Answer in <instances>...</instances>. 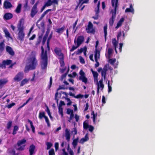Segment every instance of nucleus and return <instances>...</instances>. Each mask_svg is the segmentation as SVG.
I'll list each match as a JSON object with an SVG mask.
<instances>
[{
	"mask_svg": "<svg viewBox=\"0 0 155 155\" xmlns=\"http://www.w3.org/2000/svg\"><path fill=\"white\" fill-rule=\"evenodd\" d=\"M78 137L77 138L74 139L72 143V144L73 145L74 148H75L77 144L78 143Z\"/></svg>",
	"mask_w": 155,
	"mask_h": 155,
	"instance_id": "nucleus-27",
	"label": "nucleus"
},
{
	"mask_svg": "<svg viewBox=\"0 0 155 155\" xmlns=\"http://www.w3.org/2000/svg\"><path fill=\"white\" fill-rule=\"evenodd\" d=\"M28 81V80H27L26 79H25L24 80H23L21 83L20 84V86H22L24 85H25V84L27 83V82Z\"/></svg>",
	"mask_w": 155,
	"mask_h": 155,
	"instance_id": "nucleus-36",
	"label": "nucleus"
},
{
	"mask_svg": "<svg viewBox=\"0 0 155 155\" xmlns=\"http://www.w3.org/2000/svg\"><path fill=\"white\" fill-rule=\"evenodd\" d=\"M52 82V77H51L50 79V83L49 84L48 86V87L49 88H50L51 86V84Z\"/></svg>",
	"mask_w": 155,
	"mask_h": 155,
	"instance_id": "nucleus-55",
	"label": "nucleus"
},
{
	"mask_svg": "<svg viewBox=\"0 0 155 155\" xmlns=\"http://www.w3.org/2000/svg\"><path fill=\"white\" fill-rule=\"evenodd\" d=\"M46 145L47 146V149L48 150L50 149L51 147L52 146V144L50 142H47L46 144Z\"/></svg>",
	"mask_w": 155,
	"mask_h": 155,
	"instance_id": "nucleus-50",
	"label": "nucleus"
},
{
	"mask_svg": "<svg viewBox=\"0 0 155 155\" xmlns=\"http://www.w3.org/2000/svg\"><path fill=\"white\" fill-rule=\"evenodd\" d=\"M46 116L45 115V113L44 112H40L39 114L38 117L40 119H41L42 118L46 117Z\"/></svg>",
	"mask_w": 155,
	"mask_h": 155,
	"instance_id": "nucleus-32",
	"label": "nucleus"
},
{
	"mask_svg": "<svg viewBox=\"0 0 155 155\" xmlns=\"http://www.w3.org/2000/svg\"><path fill=\"white\" fill-rule=\"evenodd\" d=\"M11 27L17 35V39L21 41H23L25 35L24 31L25 28L24 26V19H21L19 21L17 25V29H15V27L12 25H11Z\"/></svg>",
	"mask_w": 155,
	"mask_h": 155,
	"instance_id": "nucleus-1",
	"label": "nucleus"
},
{
	"mask_svg": "<svg viewBox=\"0 0 155 155\" xmlns=\"http://www.w3.org/2000/svg\"><path fill=\"white\" fill-rule=\"evenodd\" d=\"M125 12H130L133 14L134 13V10L133 8V6L131 4L130 5V7L129 8H127L125 11Z\"/></svg>",
	"mask_w": 155,
	"mask_h": 155,
	"instance_id": "nucleus-21",
	"label": "nucleus"
},
{
	"mask_svg": "<svg viewBox=\"0 0 155 155\" xmlns=\"http://www.w3.org/2000/svg\"><path fill=\"white\" fill-rule=\"evenodd\" d=\"M124 19L123 18H121L117 23V25L115 27V28L117 29L119 27H120L122 25V23L124 22Z\"/></svg>",
	"mask_w": 155,
	"mask_h": 155,
	"instance_id": "nucleus-23",
	"label": "nucleus"
},
{
	"mask_svg": "<svg viewBox=\"0 0 155 155\" xmlns=\"http://www.w3.org/2000/svg\"><path fill=\"white\" fill-rule=\"evenodd\" d=\"M89 140V137L88 136V134H86L84 137L81 138L79 141L80 143L83 144L84 142H85Z\"/></svg>",
	"mask_w": 155,
	"mask_h": 155,
	"instance_id": "nucleus-16",
	"label": "nucleus"
},
{
	"mask_svg": "<svg viewBox=\"0 0 155 155\" xmlns=\"http://www.w3.org/2000/svg\"><path fill=\"white\" fill-rule=\"evenodd\" d=\"M12 125V122L10 121H9L7 124V128L8 129H9L10 128Z\"/></svg>",
	"mask_w": 155,
	"mask_h": 155,
	"instance_id": "nucleus-52",
	"label": "nucleus"
},
{
	"mask_svg": "<svg viewBox=\"0 0 155 155\" xmlns=\"http://www.w3.org/2000/svg\"><path fill=\"white\" fill-rule=\"evenodd\" d=\"M83 41L84 37L82 36H80L78 37L77 42L75 40H74V43L75 44L76 43H77V44L78 45V46H79Z\"/></svg>",
	"mask_w": 155,
	"mask_h": 155,
	"instance_id": "nucleus-11",
	"label": "nucleus"
},
{
	"mask_svg": "<svg viewBox=\"0 0 155 155\" xmlns=\"http://www.w3.org/2000/svg\"><path fill=\"white\" fill-rule=\"evenodd\" d=\"M4 63H5V65H9L10 64L12 63V60H4Z\"/></svg>",
	"mask_w": 155,
	"mask_h": 155,
	"instance_id": "nucleus-40",
	"label": "nucleus"
},
{
	"mask_svg": "<svg viewBox=\"0 0 155 155\" xmlns=\"http://www.w3.org/2000/svg\"><path fill=\"white\" fill-rule=\"evenodd\" d=\"M112 43L115 48H116L118 44V42H117L115 38H114L112 40Z\"/></svg>",
	"mask_w": 155,
	"mask_h": 155,
	"instance_id": "nucleus-33",
	"label": "nucleus"
},
{
	"mask_svg": "<svg viewBox=\"0 0 155 155\" xmlns=\"http://www.w3.org/2000/svg\"><path fill=\"white\" fill-rule=\"evenodd\" d=\"M79 74L80 75L79 77V80L86 84L87 81V79L85 77L84 72L82 70H81L79 72Z\"/></svg>",
	"mask_w": 155,
	"mask_h": 155,
	"instance_id": "nucleus-7",
	"label": "nucleus"
},
{
	"mask_svg": "<svg viewBox=\"0 0 155 155\" xmlns=\"http://www.w3.org/2000/svg\"><path fill=\"white\" fill-rule=\"evenodd\" d=\"M107 70V65H106L104 66L101 71V75L102 76L104 77V79H105L106 75Z\"/></svg>",
	"mask_w": 155,
	"mask_h": 155,
	"instance_id": "nucleus-13",
	"label": "nucleus"
},
{
	"mask_svg": "<svg viewBox=\"0 0 155 155\" xmlns=\"http://www.w3.org/2000/svg\"><path fill=\"white\" fill-rule=\"evenodd\" d=\"M118 1V0H111L112 5L114 9V10L113 9L111 11V13H112V15L111 18L110 19L109 24L111 26H112L113 24L114 19L116 17L117 8V7Z\"/></svg>",
	"mask_w": 155,
	"mask_h": 155,
	"instance_id": "nucleus-4",
	"label": "nucleus"
},
{
	"mask_svg": "<svg viewBox=\"0 0 155 155\" xmlns=\"http://www.w3.org/2000/svg\"><path fill=\"white\" fill-rule=\"evenodd\" d=\"M107 25H105L104 27V37L105 39H106V37L107 35Z\"/></svg>",
	"mask_w": 155,
	"mask_h": 155,
	"instance_id": "nucleus-37",
	"label": "nucleus"
},
{
	"mask_svg": "<svg viewBox=\"0 0 155 155\" xmlns=\"http://www.w3.org/2000/svg\"><path fill=\"white\" fill-rule=\"evenodd\" d=\"M89 126L88 124L87 123H86L85 122H84L83 127L84 129H87L88 128Z\"/></svg>",
	"mask_w": 155,
	"mask_h": 155,
	"instance_id": "nucleus-46",
	"label": "nucleus"
},
{
	"mask_svg": "<svg viewBox=\"0 0 155 155\" xmlns=\"http://www.w3.org/2000/svg\"><path fill=\"white\" fill-rule=\"evenodd\" d=\"M41 65L43 70H45L47 68L48 64V57L47 51H44L43 46L41 47Z\"/></svg>",
	"mask_w": 155,
	"mask_h": 155,
	"instance_id": "nucleus-3",
	"label": "nucleus"
},
{
	"mask_svg": "<svg viewBox=\"0 0 155 155\" xmlns=\"http://www.w3.org/2000/svg\"><path fill=\"white\" fill-rule=\"evenodd\" d=\"M0 68H5V63H4V61H3L2 64H0Z\"/></svg>",
	"mask_w": 155,
	"mask_h": 155,
	"instance_id": "nucleus-58",
	"label": "nucleus"
},
{
	"mask_svg": "<svg viewBox=\"0 0 155 155\" xmlns=\"http://www.w3.org/2000/svg\"><path fill=\"white\" fill-rule=\"evenodd\" d=\"M108 92L109 93L111 91H112V87L111 86H110V82L109 81H108Z\"/></svg>",
	"mask_w": 155,
	"mask_h": 155,
	"instance_id": "nucleus-53",
	"label": "nucleus"
},
{
	"mask_svg": "<svg viewBox=\"0 0 155 155\" xmlns=\"http://www.w3.org/2000/svg\"><path fill=\"white\" fill-rule=\"evenodd\" d=\"M5 44L3 42L0 43V55L4 49Z\"/></svg>",
	"mask_w": 155,
	"mask_h": 155,
	"instance_id": "nucleus-24",
	"label": "nucleus"
},
{
	"mask_svg": "<svg viewBox=\"0 0 155 155\" xmlns=\"http://www.w3.org/2000/svg\"><path fill=\"white\" fill-rule=\"evenodd\" d=\"M58 112L59 114L61 115V117H62L63 115V109L62 107H58Z\"/></svg>",
	"mask_w": 155,
	"mask_h": 155,
	"instance_id": "nucleus-35",
	"label": "nucleus"
},
{
	"mask_svg": "<svg viewBox=\"0 0 155 155\" xmlns=\"http://www.w3.org/2000/svg\"><path fill=\"white\" fill-rule=\"evenodd\" d=\"M12 17L13 15L12 14L10 13H7L5 14L4 16V18L6 20H9L12 18Z\"/></svg>",
	"mask_w": 155,
	"mask_h": 155,
	"instance_id": "nucleus-17",
	"label": "nucleus"
},
{
	"mask_svg": "<svg viewBox=\"0 0 155 155\" xmlns=\"http://www.w3.org/2000/svg\"><path fill=\"white\" fill-rule=\"evenodd\" d=\"M52 32H51V34H50V35L48 38V40H47V47L48 48V50H49L50 49V48H49V45H48V43H49V41L50 39L52 38Z\"/></svg>",
	"mask_w": 155,
	"mask_h": 155,
	"instance_id": "nucleus-42",
	"label": "nucleus"
},
{
	"mask_svg": "<svg viewBox=\"0 0 155 155\" xmlns=\"http://www.w3.org/2000/svg\"><path fill=\"white\" fill-rule=\"evenodd\" d=\"M4 31L7 37H10V34L7 29H4Z\"/></svg>",
	"mask_w": 155,
	"mask_h": 155,
	"instance_id": "nucleus-45",
	"label": "nucleus"
},
{
	"mask_svg": "<svg viewBox=\"0 0 155 155\" xmlns=\"http://www.w3.org/2000/svg\"><path fill=\"white\" fill-rule=\"evenodd\" d=\"M48 34L47 33V32L45 34V36H44L43 39V43H45V42L48 36Z\"/></svg>",
	"mask_w": 155,
	"mask_h": 155,
	"instance_id": "nucleus-47",
	"label": "nucleus"
},
{
	"mask_svg": "<svg viewBox=\"0 0 155 155\" xmlns=\"http://www.w3.org/2000/svg\"><path fill=\"white\" fill-rule=\"evenodd\" d=\"M54 51L58 56V58L61 60L62 62L63 63V60H64V55L61 52L60 49L58 48H56L54 49Z\"/></svg>",
	"mask_w": 155,
	"mask_h": 155,
	"instance_id": "nucleus-8",
	"label": "nucleus"
},
{
	"mask_svg": "<svg viewBox=\"0 0 155 155\" xmlns=\"http://www.w3.org/2000/svg\"><path fill=\"white\" fill-rule=\"evenodd\" d=\"M72 112H73V110H71L70 109H68L67 110V113L68 114H71Z\"/></svg>",
	"mask_w": 155,
	"mask_h": 155,
	"instance_id": "nucleus-63",
	"label": "nucleus"
},
{
	"mask_svg": "<svg viewBox=\"0 0 155 155\" xmlns=\"http://www.w3.org/2000/svg\"><path fill=\"white\" fill-rule=\"evenodd\" d=\"M38 4V2H37L33 7L31 13V16L33 18L38 12L37 5Z\"/></svg>",
	"mask_w": 155,
	"mask_h": 155,
	"instance_id": "nucleus-9",
	"label": "nucleus"
},
{
	"mask_svg": "<svg viewBox=\"0 0 155 155\" xmlns=\"http://www.w3.org/2000/svg\"><path fill=\"white\" fill-rule=\"evenodd\" d=\"M109 62L112 65H114V63L116 62V60L115 58L109 59Z\"/></svg>",
	"mask_w": 155,
	"mask_h": 155,
	"instance_id": "nucleus-38",
	"label": "nucleus"
},
{
	"mask_svg": "<svg viewBox=\"0 0 155 155\" xmlns=\"http://www.w3.org/2000/svg\"><path fill=\"white\" fill-rule=\"evenodd\" d=\"M65 137L66 139L68 140H69L71 137V134L70 133V130L67 128L65 130Z\"/></svg>",
	"mask_w": 155,
	"mask_h": 155,
	"instance_id": "nucleus-12",
	"label": "nucleus"
},
{
	"mask_svg": "<svg viewBox=\"0 0 155 155\" xmlns=\"http://www.w3.org/2000/svg\"><path fill=\"white\" fill-rule=\"evenodd\" d=\"M6 51L11 55H13L14 52L11 47L7 46L6 48Z\"/></svg>",
	"mask_w": 155,
	"mask_h": 155,
	"instance_id": "nucleus-15",
	"label": "nucleus"
},
{
	"mask_svg": "<svg viewBox=\"0 0 155 155\" xmlns=\"http://www.w3.org/2000/svg\"><path fill=\"white\" fill-rule=\"evenodd\" d=\"M84 96L83 95L79 94L77 95L76 96H74V97L77 98H82Z\"/></svg>",
	"mask_w": 155,
	"mask_h": 155,
	"instance_id": "nucleus-60",
	"label": "nucleus"
},
{
	"mask_svg": "<svg viewBox=\"0 0 155 155\" xmlns=\"http://www.w3.org/2000/svg\"><path fill=\"white\" fill-rule=\"evenodd\" d=\"M45 4L47 6L51 5L52 4L51 0H48Z\"/></svg>",
	"mask_w": 155,
	"mask_h": 155,
	"instance_id": "nucleus-48",
	"label": "nucleus"
},
{
	"mask_svg": "<svg viewBox=\"0 0 155 155\" xmlns=\"http://www.w3.org/2000/svg\"><path fill=\"white\" fill-rule=\"evenodd\" d=\"M45 121H46V122L47 123V124H48V126H49L50 125V124L49 120L48 117L47 116H46V117H45Z\"/></svg>",
	"mask_w": 155,
	"mask_h": 155,
	"instance_id": "nucleus-56",
	"label": "nucleus"
},
{
	"mask_svg": "<svg viewBox=\"0 0 155 155\" xmlns=\"http://www.w3.org/2000/svg\"><path fill=\"white\" fill-rule=\"evenodd\" d=\"M8 81V80L6 79L0 80V89L2 88Z\"/></svg>",
	"mask_w": 155,
	"mask_h": 155,
	"instance_id": "nucleus-20",
	"label": "nucleus"
},
{
	"mask_svg": "<svg viewBox=\"0 0 155 155\" xmlns=\"http://www.w3.org/2000/svg\"><path fill=\"white\" fill-rule=\"evenodd\" d=\"M15 105V104L14 103H12V104L8 105L7 107L8 108H10Z\"/></svg>",
	"mask_w": 155,
	"mask_h": 155,
	"instance_id": "nucleus-59",
	"label": "nucleus"
},
{
	"mask_svg": "<svg viewBox=\"0 0 155 155\" xmlns=\"http://www.w3.org/2000/svg\"><path fill=\"white\" fill-rule=\"evenodd\" d=\"M28 122L30 123V124L31 128L32 129V132L33 133H34L35 132V127L33 126L32 122V121H31L29 120H28Z\"/></svg>",
	"mask_w": 155,
	"mask_h": 155,
	"instance_id": "nucleus-43",
	"label": "nucleus"
},
{
	"mask_svg": "<svg viewBox=\"0 0 155 155\" xmlns=\"http://www.w3.org/2000/svg\"><path fill=\"white\" fill-rule=\"evenodd\" d=\"M36 53L35 51L31 52L30 58L28 60L25 71L27 72L29 70H32L35 68L37 64V61L35 56Z\"/></svg>",
	"mask_w": 155,
	"mask_h": 155,
	"instance_id": "nucleus-2",
	"label": "nucleus"
},
{
	"mask_svg": "<svg viewBox=\"0 0 155 155\" xmlns=\"http://www.w3.org/2000/svg\"><path fill=\"white\" fill-rule=\"evenodd\" d=\"M91 71L93 74L94 78H97L98 76V74L97 72L94 71L92 69H91Z\"/></svg>",
	"mask_w": 155,
	"mask_h": 155,
	"instance_id": "nucleus-41",
	"label": "nucleus"
},
{
	"mask_svg": "<svg viewBox=\"0 0 155 155\" xmlns=\"http://www.w3.org/2000/svg\"><path fill=\"white\" fill-rule=\"evenodd\" d=\"M67 150L70 155H74V152L71 149H70L69 144L68 145Z\"/></svg>",
	"mask_w": 155,
	"mask_h": 155,
	"instance_id": "nucleus-34",
	"label": "nucleus"
},
{
	"mask_svg": "<svg viewBox=\"0 0 155 155\" xmlns=\"http://www.w3.org/2000/svg\"><path fill=\"white\" fill-rule=\"evenodd\" d=\"M99 87H100L101 90H102L104 88V84L103 83V80L102 79L99 81Z\"/></svg>",
	"mask_w": 155,
	"mask_h": 155,
	"instance_id": "nucleus-30",
	"label": "nucleus"
},
{
	"mask_svg": "<svg viewBox=\"0 0 155 155\" xmlns=\"http://www.w3.org/2000/svg\"><path fill=\"white\" fill-rule=\"evenodd\" d=\"M98 13L99 12H95V16H93L92 18L95 20L97 19L98 18Z\"/></svg>",
	"mask_w": 155,
	"mask_h": 155,
	"instance_id": "nucleus-51",
	"label": "nucleus"
},
{
	"mask_svg": "<svg viewBox=\"0 0 155 155\" xmlns=\"http://www.w3.org/2000/svg\"><path fill=\"white\" fill-rule=\"evenodd\" d=\"M21 5L20 4H18V5L16 9H15V12L17 13H20L21 11Z\"/></svg>",
	"mask_w": 155,
	"mask_h": 155,
	"instance_id": "nucleus-29",
	"label": "nucleus"
},
{
	"mask_svg": "<svg viewBox=\"0 0 155 155\" xmlns=\"http://www.w3.org/2000/svg\"><path fill=\"white\" fill-rule=\"evenodd\" d=\"M49 155H55V153L53 149H51L49 151Z\"/></svg>",
	"mask_w": 155,
	"mask_h": 155,
	"instance_id": "nucleus-49",
	"label": "nucleus"
},
{
	"mask_svg": "<svg viewBox=\"0 0 155 155\" xmlns=\"http://www.w3.org/2000/svg\"><path fill=\"white\" fill-rule=\"evenodd\" d=\"M35 146L33 144L30 146L29 149L30 155H32L35 153Z\"/></svg>",
	"mask_w": 155,
	"mask_h": 155,
	"instance_id": "nucleus-14",
	"label": "nucleus"
},
{
	"mask_svg": "<svg viewBox=\"0 0 155 155\" xmlns=\"http://www.w3.org/2000/svg\"><path fill=\"white\" fill-rule=\"evenodd\" d=\"M4 6L6 9L8 8L12 7L11 3L7 1H6L4 2Z\"/></svg>",
	"mask_w": 155,
	"mask_h": 155,
	"instance_id": "nucleus-19",
	"label": "nucleus"
},
{
	"mask_svg": "<svg viewBox=\"0 0 155 155\" xmlns=\"http://www.w3.org/2000/svg\"><path fill=\"white\" fill-rule=\"evenodd\" d=\"M88 128L89 131L91 132H92L94 129V127L91 125L89 126Z\"/></svg>",
	"mask_w": 155,
	"mask_h": 155,
	"instance_id": "nucleus-64",
	"label": "nucleus"
},
{
	"mask_svg": "<svg viewBox=\"0 0 155 155\" xmlns=\"http://www.w3.org/2000/svg\"><path fill=\"white\" fill-rule=\"evenodd\" d=\"M24 76V74L23 72H19L15 75L13 78V80L15 81H20L23 79Z\"/></svg>",
	"mask_w": 155,
	"mask_h": 155,
	"instance_id": "nucleus-6",
	"label": "nucleus"
},
{
	"mask_svg": "<svg viewBox=\"0 0 155 155\" xmlns=\"http://www.w3.org/2000/svg\"><path fill=\"white\" fill-rule=\"evenodd\" d=\"M18 127L17 126H14L13 129V131L12 133V134L13 135H15L17 133V131H18Z\"/></svg>",
	"mask_w": 155,
	"mask_h": 155,
	"instance_id": "nucleus-44",
	"label": "nucleus"
},
{
	"mask_svg": "<svg viewBox=\"0 0 155 155\" xmlns=\"http://www.w3.org/2000/svg\"><path fill=\"white\" fill-rule=\"evenodd\" d=\"M79 59H80V61L81 63L83 64L84 63L85 61H84V60L82 57L80 56L79 57Z\"/></svg>",
	"mask_w": 155,
	"mask_h": 155,
	"instance_id": "nucleus-61",
	"label": "nucleus"
},
{
	"mask_svg": "<svg viewBox=\"0 0 155 155\" xmlns=\"http://www.w3.org/2000/svg\"><path fill=\"white\" fill-rule=\"evenodd\" d=\"M77 131L76 129L75 128L74 129V130L72 131V133L74 135L77 134Z\"/></svg>",
	"mask_w": 155,
	"mask_h": 155,
	"instance_id": "nucleus-62",
	"label": "nucleus"
},
{
	"mask_svg": "<svg viewBox=\"0 0 155 155\" xmlns=\"http://www.w3.org/2000/svg\"><path fill=\"white\" fill-rule=\"evenodd\" d=\"M100 5V1L98 2L97 4V8L95 9V12H99V9Z\"/></svg>",
	"mask_w": 155,
	"mask_h": 155,
	"instance_id": "nucleus-54",
	"label": "nucleus"
},
{
	"mask_svg": "<svg viewBox=\"0 0 155 155\" xmlns=\"http://www.w3.org/2000/svg\"><path fill=\"white\" fill-rule=\"evenodd\" d=\"M94 81L96 83V84L97 85V94H99V82H98L97 78H94Z\"/></svg>",
	"mask_w": 155,
	"mask_h": 155,
	"instance_id": "nucleus-25",
	"label": "nucleus"
},
{
	"mask_svg": "<svg viewBox=\"0 0 155 155\" xmlns=\"http://www.w3.org/2000/svg\"><path fill=\"white\" fill-rule=\"evenodd\" d=\"M89 0H79V3L78 5H80L81 6L84 3H88Z\"/></svg>",
	"mask_w": 155,
	"mask_h": 155,
	"instance_id": "nucleus-28",
	"label": "nucleus"
},
{
	"mask_svg": "<svg viewBox=\"0 0 155 155\" xmlns=\"http://www.w3.org/2000/svg\"><path fill=\"white\" fill-rule=\"evenodd\" d=\"M26 142V140L23 139L18 141L16 146V149L19 151L23 150L25 148V145H24Z\"/></svg>",
	"mask_w": 155,
	"mask_h": 155,
	"instance_id": "nucleus-5",
	"label": "nucleus"
},
{
	"mask_svg": "<svg viewBox=\"0 0 155 155\" xmlns=\"http://www.w3.org/2000/svg\"><path fill=\"white\" fill-rule=\"evenodd\" d=\"M65 27L64 26L62 27L61 28H57L56 30V31L57 33H62Z\"/></svg>",
	"mask_w": 155,
	"mask_h": 155,
	"instance_id": "nucleus-31",
	"label": "nucleus"
},
{
	"mask_svg": "<svg viewBox=\"0 0 155 155\" xmlns=\"http://www.w3.org/2000/svg\"><path fill=\"white\" fill-rule=\"evenodd\" d=\"M91 115H93V117L92 118L93 119V121L95 123V119L97 117V114L96 113V114H95L94 113V111H93L91 113Z\"/></svg>",
	"mask_w": 155,
	"mask_h": 155,
	"instance_id": "nucleus-39",
	"label": "nucleus"
},
{
	"mask_svg": "<svg viewBox=\"0 0 155 155\" xmlns=\"http://www.w3.org/2000/svg\"><path fill=\"white\" fill-rule=\"evenodd\" d=\"M78 47H79V46H78V45H77V46H73L72 47V48L70 50V51H73L74 50L77 49Z\"/></svg>",
	"mask_w": 155,
	"mask_h": 155,
	"instance_id": "nucleus-57",
	"label": "nucleus"
},
{
	"mask_svg": "<svg viewBox=\"0 0 155 155\" xmlns=\"http://www.w3.org/2000/svg\"><path fill=\"white\" fill-rule=\"evenodd\" d=\"M100 51L96 48L94 54L95 60L96 62H97L98 59L100 58Z\"/></svg>",
	"mask_w": 155,
	"mask_h": 155,
	"instance_id": "nucleus-18",
	"label": "nucleus"
},
{
	"mask_svg": "<svg viewBox=\"0 0 155 155\" xmlns=\"http://www.w3.org/2000/svg\"><path fill=\"white\" fill-rule=\"evenodd\" d=\"M86 30L87 33H93L95 31L93 28V25L91 22H89L87 27L86 28Z\"/></svg>",
	"mask_w": 155,
	"mask_h": 155,
	"instance_id": "nucleus-10",
	"label": "nucleus"
},
{
	"mask_svg": "<svg viewBox=\"0 0 155 155\" xmlns=\"http://www.w3.org/2000/svg\"><path fill=\"white\" fill-rule=\"evenodd\" d=\"M112 49L109 48L108 49L107 54H106V57L108 59H110L111 57V55L112 53Z\"/></svg>",
	"mask_w": 155,
	"mask_h": 155,
	"instance_id": "nucleus-22",
	"label": "nucleus"
},
{
	"mask_svg": "<svg viewBox=\"0 0 155 155\" xmlns=\"http://www.w3.org/2000/svg\"><path fill=\"white\" fill-rule=\"evenodd\" d=\"M51 9H48L46 10L41 15L40 18V19H39V21H40L41 20L45 15H46L48 12L49 11H51Z\"/></svg>",
	"mask_w": 155,
	"mask_h": 155,
	"instance_id": "nucleus-26",
	"label": "nucleus"
}]
</instances>
